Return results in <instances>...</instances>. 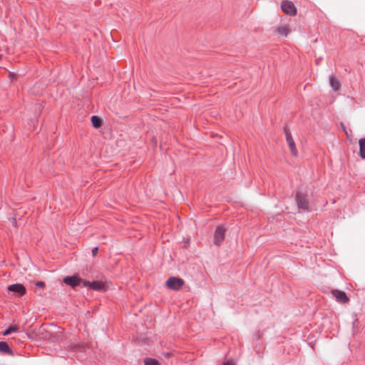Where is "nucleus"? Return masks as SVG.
<instances>
[{
    "label": "nucleus",
    "mask_w": 365,
    "mask_h": 365,
    "mask_svg": "<svg viewBox=\"0 0 365 365\" xmlns=\"http://www.w3.org/2000/svg\"><path fill=\"white\" fill-rule=\"evenodd\" d=\"M36 286L37 287H43L45 286V283L42 281H38L36 283Z\"/></svg>",
    "instance_id": "nucleus-18"
},
{
    "label": "nucleus",
    "mask_w": 365,
    "mask_h": 365,
    "mask_svg": "<svg viewBox=\"0 0 365 365\" xmlns=\"http://www.w3.org/2000/svg\"><path fill=\"white\" fill-rule=\"evenodd\" d=\"M359 155L361 158H365V138H361L359 140Z\"/></svg>",
    "instance_id": "nucleus-12"
},
{
    "label": "nucleus",
    "mask_w": 365,
    "mask_h": 365,
    "mask_svg": "<svg viewBox=\"0 0 365 365\" xmlns=\"http://www.w3.org/2000/svg\"><path fill=\"white\" fill-rule=\"evenodd\" d=\"M284 133H285V135H286V140H287V144L290 148L292 154L294 156H297V150L294 139L292 138L291 133L289 131H287V130H284Z\"/></svg>",
    "instance_id": "nucleus-6"
},
{
    "label": "nucleus",
    "mask_w": 365,
    "mask_h": 365,
    "mask_svg": "<svg viewBox=\"0 0 365 365\" xmlns=\"http://www.w3.org/2000/svg\"><path fill=\"white\" fill-rule=\"evenodd\" d=\"M98 251V247H94L92 250V252H93V255H95L96 253Z\"/></svg>",
    "instance_id": "nucleus-20"
},
{
    "label": "nucleus",
    "mask_w": 365,
    "mask_h": 365,
    "mask_svg": "<svg viewBox=\"0 0 365 365\" xmlns=\"http://www.w3.org/2000/svg\"><path fill=\"white\" fill-rule=\"evenodd\" d=\"M222 365H234L232 361H227L222 364Z\"/></svg>",
    "instance_id": "nucleus-19"
},
{
    "label": "nucleus",
    "mask_w": 365,
    "mask_h": 365,
    "mask_svg": "<svg viewBox=\"0 0 365 365\" xmlns=\"http://www.w3.org/2000/svg\"><path fill=\"white\" fill-rule=\"evenodd\" d=\"M329 83L330 86L334 91H338L341 86L339 81L335 78L334 74L329 76Z\"/></svg>",
    "instance_id": "nucleus-9"
},
{
    "label": "nucleus",
    "mask_w": 365,
    "mask_h": 365,
    "mask_svg": "<svg viewBox=\"0 0 365 365\" xmlns=\"http://www.w3.org/2000/svg\"><path fill=\"white\" fill-rule=\"evenodd\" d=\"M282 10L287 14L294 16L297 14V9L290 1H283L281 4Z\"/></svg>",
    "instance_id": "nucleus-4"
},
{
    "label": "nucleus",
    "mask_w": 365,
    "mask_h": 365,
    "mask_svg": "<svg viewBox=\"0 0 365 365\" xmlns=\"http://www.w3.org/2000/svg\"><path fill=\"white\" fill-rule=\"evenodd\" d=\"M81 282V279L75 275L63 278V282L72 287H75L78 285H80Z\"/></svg>",
    "instance_id": "nucleus-8"
},
{
    "label": "nucleus",
    "mask_w": 365,
    "mask_h": 365,
    "mask_svg": "<svg viewBox=\"0 0 365 365\" xmlns=\"http://www.w3.org/2000/svg\"><path fill=\"white\" fill-rule=\"evenodd\" d=\"M8 290L14 293L18 297H21L26 293V288L21 284H14L8 287Z\"/></svg>",
    "instance_id": "nucleus-5"
},
{
    "label": "nucleus",
    "mask_w": 365,
    "mask_h": 365,
    "mask_svg": "<svg viewBox=\"0 0 365 365\" xmlns=\"http://www.w3.org/2000/svg\"><path fill=\"white\" fill-rule=\"evenodd\" d=\"M277 31L279 34L287 36L288 34V29L286 26L279 27Z\"/></svg>",
    "instance_id": "nucleus-16"
},
{
    "label": "nucleus",
    "mask_w": 365,
    "mask_h": 365,
    "mask_svg": "<svg viewBox=\"0 0 365 365\" xmlns=\"http://www.w3.org/2000/svg\"><path fill=\"white\" fill-rule=\"evenodd\" d=\"M90 288L95 291H104L105 285L102 282L93 281L91 282Z\"/></svg>",
    "instance_id": "nucleus-10"
},
{
    "label": "nucleus",
    "mask_w": 365,
    "mask_h": 365,
    "mask_svg": "<svg viewBox=\"0 0 365 365\" xmlns=\"http://www.w3.org/2000/svg\"><path fill=\"white\" fill-rule=\"evenodd\" d=\"M91 122L93 125L96 128L101 127V120L97 115H93L91 117Z\"/></svg>",
    "instance_id": "nucleus-13"
},
{
    "label": "nucleus",
    "mask_w": 365,
    "mask_h": 365,
    "mask_svg": "<svg viewBox=\"0 0 365 365\" xmlns=\"http://www.w3.org/2000/svg\"><path fill=\"white\" fill-rule=\"evenodd\" d=\"M144 364L145 365H160L157 359L153 358H145L144 359Z\"/></svg>",
    "instance_id": "nucleus-14"
},
{
    "label": "nucleus",
    "mask_w": 365,
    "mask_h": 365,
    "mask_svg": "<svg viewBox=\"0 0 365 365\" xmlns=\"http://www.w3.org/2000/svg\"><path fill=\"white\" fill-rule=\"evenodd\" d=\"M183 284H184V280L182 279L175 277H170L166 281L167 287L173 290L180 289L182 287Z\"/></svg>",
    "instance_id": "nucleus-2"
},
{
    "label": "nucleus",
    "mask_w": 365,
    "mask_h": 365,
    "mask_svg": "<svg viewBox=\"0 0 365 365\" xmlns=\"http://www.w3.org/2000/svg\"><path fill=\"white\" fill-rule=\"evenodd\" d=\"M18 331V327L15 325L14 326H11L9 327V328H7L4 332H3V335L4 336H7L11 333H14V332H17Z\"/></svg>",
    "instance_id": "nucleus-15"
},
{
    "label": "nucleus",
    "mask_w": 365,
    "mask_h": 365,
    "mask_svg": "<svg viewBox=\"0 0 365 365\" xmlns=\"http://www.w3.org/2000/svg\"><path fill=\"white\" fill-rule=\"evenodd\" d=\"M225 229L222 226L217 227L214 234V243L220 246L225 240Z\"/></svg>",
    "instance_id": "nucleus-3"
},
{
    "label": "nucleus",
    "mask_w": 365,
    "mask_h": 365,
    "mask_svg": "<svg viewBox=\"0 0 365 365\" xmlns=\"http://www.w3.org/2000/svg\"><path fill=\"white\" fill-rule=\"evenodd\" d=\"M331 293L333 296L336 298V301L340 303H346L349 300L346 293L343 291L334 289L332 290Z\"/></svg>",
    "instance_id": "nucleus-7"
},
{
    "label": "nucleus",
    "mask_w": 365,
    "mask_h": 365,
    "mask_svg": "<svg viewBox=\"0 0 365 365\" xmlns=\"http://www.w3.org/2000/svg\"><path fill=\"white\" fill-rule=\"evenodd\" d=\"M0 351L11 356L14 355L13 351L10 349L9 344L5 341H0Z\"/></svg>",
    "instance_id": "nucleus-11"
},
{
    "label": "nucleus",
    "mask_w": 365,
    "mask_h": 365,
    "mask_svg": "<svg viewBox=\"0 0 365 365\" xmlns=\"http://www.w3.org/2000/svg\"><path fill=\"white\" fill-rule=\"evenodd\" d=\"M295 201L299 210L309 211V204L306 194L302 192H297L295 196Z\"/></svg>",
    "instance_id": "nucleus-1"
},
{
    "label": "nucleus",
    "mask_w": 365,
    "mask_h": 365,
    "mask_svg": "<svg viewBox=\"0 0 365 365\" xmlns=\"http://www.w3.org/2000/svg\"><path fill=\"white\" fill-rule=\"evenodd\" d=\"M91 282H89L86 279H81V284H82L83 287H91Z\"/></svg>",
    "instance_id": "nucleus-17"
}]
</instances>
